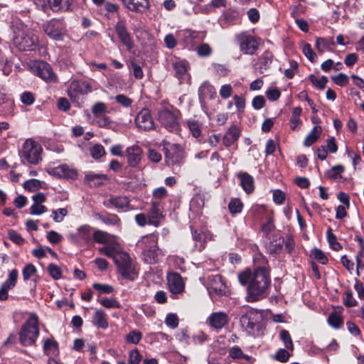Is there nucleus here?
<instances>
[{"label":"nucleus","instance_id":"nucleus-54","mask_svg":"<svg viewBox=\"0 0 364 364\" xmlns=\"http://www.w3.org/2000/svg\"><path fill=\"white\" fill-rule=\"evenodd\" d=\"M99 219H100L103 223L108 225H116L118 224L120 221L119 218L117 215L112 214L107 215H99Z\"/></svg>","mask_w":364,"mask_h":364},{"label":"nucleus","instance_id":"nucleus-24","mask_svg":"<svg viewBox=\"0 0 364 364\" xmlns=\"http://www.w3.org/2000/svg\"><path fill=\"white\" fill-rule=\"evenodd\" d=\"M92 323L94 326L99 328L107 329L109 326L107 316L105 311L102 309L95 310L92 318Z\"/></svg>","mask_w":364,"mask_h":364},{"label":"nucleus","instance_id":"nucleus-26","mask_svg":"<svg viewBox=\"0 0 364 364\" xmlns=\"http://www.w3.org/2000/svg\"><path fill=\"white\" fill-rule=\"evenodd\" d=\"M238 178L243 190L247 193H252L255 189L253 177L246 172H241L238 173Z\"/></svg>","mask_w":364,"mask_h":364},{"label":"nucleus","instance_id":"nucleus-18","mask_svg":"<svg viewBox=\"0 0 364 364\" xmlns=\"http://www.w3.org/2000/svg\"><path fill=\"white\" fill-rule=\"evenodd\" d=\"M229 321L225 312H213L208 318L206 323L213 328L218 331L222 329Z\"/></svg>","mask_w":364,"mask_h":364},{"label":"nucleus","instance_id":"nucleus-25","mask_svg":"<svg viewBox=\"0 0 364 364\" xmlns=\"http://www.w3.org/2000/svg\"><path fill=\"white\" fill-rule=\"evenodd\" d=\"M52 172L54 175L60 178H74L77 176L76 171L70 168L66 164H62L55 167L52 170Z\"/></svg>","mask_w":364,"mask_h":364},{"label":"nucleus","instance_id":"nucleus-42","mask_svg":"<svg viewBox=\"0 0 364 364\" xmlns=\"http://www.w3.org/2000/svg\"><path fill=\"white\" fill-rule=\"evenodd\" d=\"M229 355L233 359L246 360L250 361L251 360L250 356L245 355L242 353L240 348L238 346H234L229 350Z\"/></svg>","mask_w":364,"mask_h":364},{"label":"nucleus","instance_id":"nucleus-41","mask_svg":"<svg viewBox=\"0 0 364 364\" xmlns=\"http://www.w3.org/2000/svg\"><path fill=\"white\" fill-rule=\"evenodd\" d=\"M17 278L18 271L16 269H12L9 272L8 279L2 284V286L7 288V289H13L16 286Z\"/></svg>","mask_w":364,"mask_h":364},{"label":"nucleus","instance_id":"nucleus-52","mask_svg":"<svg viewBox=\"0 0 364 364\" xmlns=\"http://www.w3.org/2000/svg\"><path fill=\"white\" fill-rule=\"evenodd\" d=\"M36 268L33 264H26L22 270L23 279L26 281L28 280L33 275H34L36 273Z\"/></svg>","mask_w":364,"mask_h":364},{"label":"nucleus","instance_id":"nucleus-36","mask_svg":"<svg viewBox=\"0 0 364 364\" xmlns=\"http://www.w3.org/2000/svg\"><path fill=\"white\" fill-rule=\"evenodd\" d=\"M272 55L269 51L264 52L259 58V71L263 73L262 70H267L272 63Z\"/></svg>","mask_w":364,"mask_h":364},{"label":"nucleus","instance_id":"nucleus-6","mask_svg":"<svg viewBox=\"0 0 364 364\" xmlns=\"http://www.w3.org/2000/svg\"><path fill=\"white\" fill-rule=\"evenodd\" d=\"M181 112L178 109H162L158 112V120L161 124L171 132L180 131Z\"/></svg>","mask_w":364,"mask_h":364},{"label":"nucleus","instance_id":"nucleus-64","mask_svg":"<svg viewBox=\"0 0 364 364\" xmlns=\"http://www.w3.org/2000/svg\"><path fill=\"white\" fill-rule=\"evenodd\" d=\"M47 211L45 205L38 203H34L30 208V213L31 215H41Z\"/></svg>","mask_w":364,"mask_h":364},{"label":"nucleus","instance_id":"nucleus-55","mask_svg":"<svg viewBox=\"0 0 364 364\" xmlns=\"http://www.w3.org/2000/svg\"><path fill=\"white\" fill-rule=\"evenodd\" d=\"M331 80L335 84L341 87L346 85L349 81L348 75L343 73H341L336 76H332Z\"/></svg>","mask_w":364,"mask_h":364},{"label":"nucleus","instance_id":"nucleus-31","mask_svg":"<svg viewBox=\"0 0 364 364\" xmlns=\"http://www.w3.org/2000/svg\"><path fill=\"white\" fill-rule=\"evenodd\" d=\"M43 350L48 356L55 355L58 353V343L53 338H47L43 343Z\"/></svg>","mask_w":364,"mask_h":364},{"label":"nucleus","instance_id":"nucleus-11","mask_svg":"<svg viewBox=\"0 0 364 364\" xmlns=\"http://www.w3.org/2000/svg\"><path fill=\"white\" fill-rule=\"evenodd\" d=\"M92 113L97 119V124L100 127H107L111 120L106 115L108 112L107 106L102 102H96L91 108Z\"/></svg>","mask_w":364,"mask_h":364},{"label":"nucleus","instance_id":"nucleus-32","mask_svg":"<svg viewBox=\"0 0 364 364\" xmlns=\"http://www.w3.org/2000/svg\"><path fill=\"white\" fill-rule=\"evenodd\" d=\"M98 251L100 254L105 255L108 257H111L114 259V257L119 251V243L117 242L110 243L105 245L104 247H100Z\"/></svg>","mask_w":364,"mask_h":364},{"label":"nucleus","instance_id":"nucleus-23","mask_svg":"<svg viewBox=\"0 0 364 364\" xmlns=\"http://www.w3.org/2000/svg\"><path fill=\"white\" fill-rule=\"evenodd\" d=\"M240 130L236 125L231 126L225 134L223 142L226 147L230 146L233 144L240 137Z\"/></svg>","mask_w":364,"mask_h":364},{"label":"nucleus","instance_id":"nucleus-29","mask_svg":"<svg viewBox=\"0 0 364 364\" xmlns=\"http://www.w3.org/2000/svg\"><path fill=\"white\" fill-rule=\"evenodd\" d=\"M335 46L333 39L317 38L316 40V48L320 53H323L326 50L331 51L332 47Z\"/></svg>","mask_w":364,"mask_h":364},{"label":"nucleus","instance_id":"nucleus-61","mask_svg":"<svg viewBox=\"0 0 364 364\" xmlns=\"http://www.w3.org/2000/svg\"><path fill=\"white\" fill-rule=\"evenodd\" d=\"M8 235L9 239L18 245H22L25 242L24 239L21 236V235L14 230H9Z\"/></svg>","mask_w":364,"mask_h":364},{"label":"nucleus","instance_id":"nucleus-51","mask_svg":"<svg viewBox=\"0 0 364 364\" xmlns=\"http://www.w3.org/2000/svg\"><path fill=\"white\" fill-rule=\"evenodd\" d=\"M303 53L304 54V55L311 62V63H314L316 62V59H317V56H316V54L315 53V52L313 50L310 44L309 43H305L304 46H303Z\"/></svg>","mask_w":364,"mask_h":364},{"label":"nucleus","instance_id":"nucleus-3","mask_svg":"<svg viewBox=\"0 0 364 364\" xmlns=\"http://www.w3.org/2000/svg\"><path fill=\"white\" fill-rule=\"evenodd\" d=\"M136 247L141 250L142 259L148 264L159 262L161 250L158 247V235L149 234L141 237L137 242Z\"/></svg>","mask_w":364,"mask_h":364},{"label":"nucleus","instance_id":"nucleus-19","mask_svg":"<svg viewBox=\"0 0 364 364\" xmlns=\"http://www.w3.org/2000/svg\"><path fill=\"white\" fill-rule=\"evenodd\" d=\"M168 288L173 294H180L183 292L185 284L181 276L178 273H171L167 277Z\"/></svg>","mask_w":364,"mask_h":364},{"label":"nucleus","instance_id":"nucleus-28","mask_svg":"<svg viewBox=\"0 0 364 364\" xmlns=\"http://www.w3.org/2000/svg\"><path fill=\"white\" fill-rule=\"evenodd\" d=\"M130 11L135 12H145L150 7L149 0H132L126 6Z\"/></svg>","mask_w":364,"mask_h":364},{"label":"nucleus","instance_id":"nucleus-50","mask_svg":"<svg viewBox=\"0 0 364 364\" xmlns=\"http://www.w3.org/2000/svg\"><path fill=\"white\" fill-rule=\"evenodd\" d=\"M344 171V168L341 165H337L332 167L328 172L327 176L329 178L337 179L341 178L342 172Z\"/></svg>","mask_w":364,"mask_h":364},{"label":"nucleus","instance_id":"nucleus-53","mask_svg":"<svg viewBox=\"0 0 364 364\" xmlns=\"http://www.w3.org/2000/svg\"><path fill=\"white\" fill-rule=\"evenodd\" d=\"M100 303L105 308L107 309H119L120 308L119 303L115 299L102 298Z\"/></svg>","mask_w":364,"mask_h":364},{"label":"nucleus","instance_id":"nucleus-7","mask_svg":"<svg viewBox=\"0 0 364 364\" xmlns=\"http://www.w3.org/2000/svg\"><path fill=\"white\" fill-rule=\"evenodd\" d=\"M235 41L240 51L245 55H254L259 46L258 39L247 32L236 34Z\"/></svg>","mask_w":364,"mask_h":364},{"label":"nucleus","instance_id":"nucleus-49","mask_svg":"<svg viewBox=\"0 0 364 364\" xmlns=\"http://www.w3.org/2000/svg\"><path fill=\"white\" fill-rule=\"evenodd\" d=\"M48 272L50 276L55 280L60 279L62 277L60 268L55 264H50L48 266Z\"/></svg>","mask_w":364,"mask_h":364},{"label":"nucleus","instance_id":"nucleus-43","mask_svg":"<svg viewBox=\"0 0 364 364\" xmlns=\"http://www.w3.org/2000/svg\"><path fill=\"white\" fill-rule=\"evenodd\" d=\"M188 129L192 135L198 138L201 134V126L198 121L190 120L187 122Z\"/></svg>","mask_w":364,"mask_h":364},{"label":"nucleus","instance_id":"nucleus-16","mask_svg":"<svg viewBox=\"0 0 364 364\" xmlns=\"http://www.w3.org/2000/svg\"><path fill=\"white\" fill-rule=\"evenodd\" d=\"M208 289L210 295L225 294L226 285L220 274H211L208 277Z\"/></svg>","mask_w":364,"mask_h":364},{"label":"nucleus","instance_id":"nucleus-38","mask_svg":"<svg viewBox=\"0 0 364 364\" xmlns=\"http://www.w3.org/2000/svg\"><path fill=\"white\" fill-rule=\"evenodd\" d=\"M289 350L287 348H279L277 351L272 356L273 359L281 363H287L291 354L289 353Z\"/></svg>","mask_w":364,"mask_h":364},{"label":"nucleus","instance_id":"nucleus-45","mask_svg":"<svg viewBox=\"0 0 364 364\" xmlns=\"http://www.w3.org/2000/svg\"><path fill=\"white\" fill-rule=\"evenodd\" d=\"M309 79L315 87L320 90L324 89L328 82V78L325 76L321 77V78L318 80L314 75H310Z\"/></svg>","mask_w":364,"mask_h":364},{"label":"nucleus","instance_id":"nucleus-35","mask_svg":"<svg viewBox=\"0 0 364 364\" xmlns=\"http://www.w3.org/2000/svg\"><path fill=\"white\" fill-rule=\"evenodd\" d=\"M327 321L331 327L336 329L341 328L343 323L341 315L336 311H333L329 314Z\"/></svg>","mask_w":364,"mask_h":364},{"label":"nucleus","instance_id":"nucleus-22","mask_svg":"<svg viewBox=\"0 0 364 364\" xmlns=\"http://www.w3.org/2000/svg\"><path fill=\"white\" fill-rule=\"evenodd\" d=\"M129 199L126 196H112L106 202L105 205L107 208H115L118 210L129 208Z\"/></svg>","mask_w":364,"mask_h":364},{"label":"nucleus","instance_id":"nucleus-9","mask_svg":"<svg viewBox=\"0 0 364 364\" xmlns=\"http://www.w3.org/2000/svg\"><path fill=\"white\" fill-rule=\"evenodd\" d=\"M44 33L51 39L62 41L66 33L63 20L53 18L42 25Z\"/></svg>","mask_w":364,"mask_h":364},{"label":"nucleus","instance_id":"nucleus-5","mask_svg":"<svg viewBox=\"0 0 364 364\" xmlns=\"http://www.w3.org/2000/svg\"><path fill=\"white\" fill-rule=\"evenodd\" d=\"M41 145L32 139H27L19 150V156L23 161L37 165L42 160Z\"/></svg>","mask_w":364,"mask_h":364},{"label":"nucleus","instance_id":"nucleus-46","mask_svg":"<svg viewBox=\"0 0 364 364\" xmlns=\"http://www.w3.org/2000/svg\"><path fill=\"white\" fill-rule=\"evenodd\" d=\"M205 205V197L203 195L197 194L191 202V208H198L196 211L200 210Z\"/></svg>","mask_w":364,"mask_h":364},{"label":"nucleus","instance_id":"nucleus-15","mask_svg":"<svg viewBox=\"0 0 364 364\" xmlns=\"http://www.w3.org/2000/svg\"><path fill=\"white\" fill-rule=\"evenodd\" d=\"M33 71L38 77L45 81H55L56 76L53 72L50 65L44 61L36 62L33 65Z\"/></svg>","mask_w":364,"mask_h":364},{"label":"nucleus","instance_id":"nucleus-59","mask_svg":"<svg viewBox=\"0 0 364 364\" xmlns=\"http://www.w3.org/2000/svg\"><path fill=\"white\" fill-rule=\"evenodd\" d=\"M212 53V48L208 43H203L197 48V54L200 57H208Z\"/></svg>","mask_w":364,"mask_h":364},{"label":"nucleus","instance_id":"nucleus-44","mask_svg":"<svg viewBox=\"0 0 364 364\" xmlns=\"http://www.w3.org/2000/svg\"><path fill=\"white\" fill-rule=\"evenodd\" d=\"M242 203L238 198L232 199L228 205V208L232 214H237L240 213L242 211Z\"/></svg>","mask_w":364,"mask_h":364},{"label":"nucleus","instance_id":"nucleus-13","mask_svg":"<svg viewBox=\"0 0 364 364\" xmlns=\"http://www.w3.org/2000/svg\"><path fill=\"white\" fill-rule=\"evenodd\" d=\"M92 91L91 85L85 80H73L68 89V95L70 98H75L78 95H87Z\"/></svg>","mask_w":364,"mask_h":364},{"label":"nucleus","instance_id":"nucleus-56","mask_svg":"<svg viewBox=\"0 0 364 364\" xmlns=\"http://www.w3.org/2000/svg\"><path fill=\"white\" fill-rule=\"evenodd\" d=\"M53 219L56 223H60L63 220L64 218L68 215L66 208H59L52 211Z\"/></svg>","mask_w":364,"mask_h":364},{"label":"nucleus","instance_id":"nucleus-20","mask_svg":"<svg viewBox=\"0 0 364 364\" xmlns=\"http://www.w3.org/2000/svg\"><path fill=\"white\" fill-rule=\"evenodd\" d=\"M142 149L137 145L129 146L126 150L127 163L132 167H136L140 164L142 156Z\"/></svg>","mask_w":364,"mask_h":364},{"label":"nucleus","instance_id":"nucleus-34","mask_svg":"<svg viewBox=\"0 0 364 364\" xmlns=\"http://www.w3.org/2000/svg\"><path fill=\"white\" fill-rule=\"evenodd\" d=\"M72 3L73 0H51V10L54 11L68 10Z\"/></svg>","mask_w":364,"mask_h":364},{"label":"nucleus","instance_id":"nucleus-17","mask_svg":"<svg viewBox=\"0 0 364 364\" xmlns=\"http://www.w3.org/2000/svg\"><path fill=\"white\" fill-rule=\"evenodd\" d=\"M147 218L149 220V225H152L158 227L161 220L164 218L162 212V207L159 202H152L150 208L147 212Z\"/></svg>","mask_w":364,"mask_h":364},{"label":"nucleus","instance_id":"nucleus-58","mask_svg":"<svg viewBox=\"0 0 364 364\" xmlns=\"http://www.w3.org/2000/svg\"><path fill=\"white\" fill-rule=\"evenodd\" d=\"M114 98L116 102L124 107H131L133 102V100L131 98L123 94L117 95Z\"/></svg>","mask_w":364,"mask_h":364},{"label":"nucleus","instance_id":"nucleus-40","mask_svg":"<svg viewBox=\"0 0 364 364\" xmlns=\"http://www.w3.org/2000/svg\"><path fill=\"white\" fill-rule=\"evenodd\" d=\"M173 68L178 77L184 75L188 71V63L186 60H176L173 63Z\"/></svg>","mask_w":364,"mask_h":364},{"label":"nucleus","instance_id":"nucleus-2","mask_svg":"<svg viewBox=\"0 0 364 364\" xmlns=\"http://www.w3.org/2000/svg\"><path fill=\"white\" fill-rule=\"evenodd\" d=\"M13 30V43L19 50H33L37 46L38 38L27 26L18 23Z\"/></svg>","mask_w":364,"mask_h":364},{"label":"nucleus","instance_id":"nucleus-37","mask_svg":"<svg viewBox=\"0 0 364 364\" xmlns=\"http://www.w3.org/2000/svg\"><path fill=\"white\" fill-rule=\"evenodd\" d=\"M279 338L284 343V346L285 348L289 350L290 351H293L294 349V343L291 339V337L288 331L285 329H282L279 332Z\"/></svg>","mask_w":364,"mask_h":364},{"label":"nucleus","instance_id":"nucleus-27","mask_svg":"<svg viewBox=\"0 0 364 364\" xmlns=\"http://www.w3.org/2000/svg\"><path fill=\"white\" fill-rule=\"evenodd\" d=\"M93 239L96 242L105 245L117 242L114 235L100 230L95 231L93 233Z\"/></svg>","mask_w":364,"mask_h":364},{"label":"nucleus","instance_id":"nucleus-47","mask_svg":"<svg viewBox=\"0 0 364 364\" xmlns=\"http://www.w3.org/2000/svg\"><path fill=\"white\" fill-rule=\"evenodd\" d=\"M92 287L100 294H111L114 291L112 286L107 284L94 283Z\"/></svg>","mask_w":364,"mask_h":364},{"label":"nucleus","instance_id":"nucleus-30","mask_svg":"<svg viewBox=\"0 0 364 364\" xmlns=\"http://www.w3.org/2000/svg\"><path fill=\"white\" fill-rule=\"evenodd\" d=\"M108 180V178L105 174H87L85 176V181L90 186H100L105 181Z\"/></svg>","mask_w":364,"mask_h":364},{"label":"nucleus","instance_id":"nucleus-12","mask_svg":"<svg viewBox=\"0 0 364 364\" xmlns=\"http://www.w3.org/2000/svg\"><path fill=\"white\" fill-rule=\"evenodd\" d=\"M134 122L139 130L146 132L154 129V122L148 109H143L137 113Z\"/></svg>","mask_w":364,"mask_h":364},{"label":"nucleus","instance_id":"nucleus-8","mask_svg":"<svg viewBox=\"0 0 364 364\" xmlns=\"http://www.w3.org/2000/svg\"><path fill=\"white\" fill-rule=\"evenodd\" d=\"M114 263L119 272L125 278L134 279L136 276L134 267L128 253L119 252L114 257Z\"/></svg>","mask_w":364,"mask_h":364},{"label":"nucleus","instance_id":"nucleus-10","mask_svg":"<svg viewBox=\"0 0 364 364\" xmlns=\"http://www.w3.org/2000/svg\"><path fill=\"white\" fill-rule=\"evenodd\" d=\"M114 29L120 42L129 51H131L134 47V43L127 29L125 21L119 18L114 26Z\"/></svg>","mask_w":364,"mask_h":364},{"label":"nucleus","instance_id":"nucleus-33","mask_svg":"<svg viewBox=\"0 0 364 364\" xmlns=\"http://www.w3.org/2000/svg\"><path fill=\"white\" fill-rule=\"evenodd\" d=\"M321 132V127L320 126H315L305 138L304 145L305 146H310L311 145L314 144L320 137Z\"/></svg>","mask_w":364,"mask_h":364},{"label":"nucleus","instance_id":"nucleus-60","mask_svg":"<svg viewBox=\"0 0 364 364\" xmlns=\"http://www.w3.org/2000/svg\"><path fill=\"white\" fill-rule=\"evenodd\" d=\"M91 155L95 159H98L105 155V151L102 145L101 144H95L91 149Z\"/></svg>","mask_w":364,"mask_h":364},{"label":"nucleus","instance_id":"nucleus-48","mask_svg":"<svg viewBox=\"0 0 364 364\" xmlns=\"http://www.w3.org/2000/svg\"><path fill=\"white\" fill-rule=\"evenodd\" d=\"M142 334L141 332L133 330L131 331L126 337V341L128 343H133V344H137L141 339Z\"/></svg>","mask_w":364,"mask_h":364},{"label":"nucleus","instance_id":"nucleus-4","mask_svg":"<svg viewBox=\"0 0 364 364\" xmlns=\"http://www.w3.org/2000/svg\"><path fill=\"white\" fill-rule=\"evenodd\" d=\"M38 316L32 314L23 324L19 331V342L25 347L34 345L39 336Z\"/></svg>","mask_w":364,"mask_h":364},{"label":"nucleus","instance_id":"nucleus-1","mask_svg":"<svg viewBox=\"0 0 364 364\" xmlns=\"http://www.w3.org/2000/svg\"><path fill=\"white\" fill-rule=\"evenodd\" d=\"M240 284L247 287L245 299L255 302L267 296L271 284L269 272L265 266L255 267L254 271L247 268L237 275Z\"/></svg>","mask_w":364,"mask_h":364},{"label":"nucleus","instance_id":"nucleus-39","mask_svg":"<svg viewBox=\"0 0 364 364\" xmlns=\"http://www.w3.org/2000/svg\"><path fill=\"white\" fill-rule=\"evenodd\" d=\"M327 240L331 249L340 250L342 248L341 245L337 241L336 236L333 233L331 228H328L326 232Z\"/></svg>","mask_w":364,"mask_h":364},{"label":"nucleus","instance_id":"nucleus-14","mask_svg":"<svg viewBox=\"0 0 364 364\" xmlns=\"http://www.w3.org/2000/svg\"><path fill=\"white\" fill-rule=\"evenodd\" d=\"M240 323L247 333L255 334V330L258 329L257 314L252 310L248 311L241 316Z\"/></svg>","mask_w":364,"mask_h":364},{"label":"nucleus","instance_id":"nucleus-21","mask_svg":"<svg viewBox=\"0 0 364 364\" xmlns=\"http://www.w3.org/2000/svg\"><path fill=\"white\" fill-rule=\"evenodd\" d=\"M92 228L89 225H82L77 229L75 235L71 234L70 237L73 240L78 241L80 240L83 242L88 243L92 235Z\"/></svg>","mask_w":364,"mask_h":364},{"label":"nucleus","instance_id":"nucleus-57","mask_svg":"<svg viewBox=\"0 0 364 364\" xmlns=\"http://www.w3.org/2000/svg\"><path fill=\"white\" fill-rule=\"evenodd\" d=\"M168 260L171 262L175 268L181 271H185L184 259L183 257L178 256H170Z\"/></svg>","mask_w":364,"mask_h":364},{"label":"nucleus","instance_id":"nucleus-63","mask_svg":"<svg viewBox=\"0 0 364 364\" xmlns=\"http://www.w3.org/2000/svg\"><path fill=\"white\" fill-rule=\"evenodd\" d=\"M165 323L172 328H176L178 326V318L177 315L175 314H167L165 319Z\"/></svg>","mask_w":364,"mask_h":364},{"label":"nucleus","instance_id":"nucleus-62","mask_svg":"<svg viewBox=\"0 0 364 364\" xmlns=\"http://www.w3.org/2000/svg\"><path fill=\"white\" fill-rule=\"evenodd\" d=\"M141 355L137 349L132 350L129 353V364H139Z\"/></svg>","mask_w":364,"mask_h":364}]
</instances>
